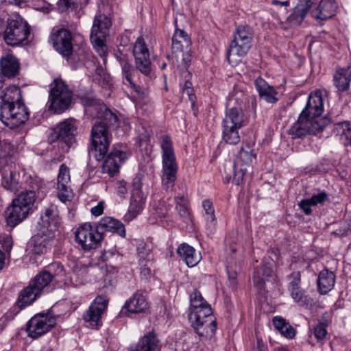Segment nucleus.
<instances>
[{"mask_svg": "<svg viewBox=\"0 0 351 351\" xmlns=\"http://www.w3.org/2000/svg\"><path fill=\"white\" fill-rule=\"evenodd\" d=\"M323 112L322 93L315 91L311 93L305 108L300 114L298 120L289 129L288 134L295 139L306 135H316L322 132L330 123L328 117L322 116Z\"/></svg>", "mask_w": 351, "mask_h": 351, "instance_id": "nucleus-1", "label": "nucleus"}, {"mask_svg": "<svg viewBox=\"0 0 351 351\" xmlns=\"http://www.w3.org/2000/svg\"><path fill=\"white\" fill-rule=\"evenodd\" d=\"M102 112L99 119L93 125L91 130V149L94 152L97 160L104 158L111 142L112 136L110 130H115L119 127L118 117L104 104L99 107Z\"/></svg>", "mask_w": 351, "mask_h": 351, "instance_id": "nucleus-2", "label": "nucleus"}, {"mask_svg": "<svg viewBox=\"0 0 351 351\" xmlns=\"http://www.w3.org/2000/svg\"><path fill=\"white\" fill-rule=\"evenodd\" d=\"M254 31L248 25H239L233 33L227 51V59L230 64L236 66L246 56L252 47Z\"/></svg>", "mask_w": 351, "mask_h": 351, "instance_id": "nucleus-3", "label": "nucleus"}, {"mask_svg": "<svg viewBox=\"0 0 351 351\" xmlns=\"http://www.w3.org/2000/svg\"><path fill=\"white\" fill-rule=\"evenodd\" d=\"M162 149V184L165 190L172 189L177 180L178 165L172 141L165 136L160 145Z\"/></svg>", "mask_w": 351, "mask_h": 351, "instance_id": "nucleus-4", "label": "nucleus"}, {"mask_svg": "<svg viewBox=\"0 0 351 351\" xmlns=\"http://www.w3.org/2000/svg\"><path fill=\"white\" fill-rule=\"evenodd\" d=\"M48 103L49 110L62 114L71 107L73 91L61 78H56L50 84Z\"/></svg>", "mask_w": 351, "mask_h": 351, "instance_id": "nucleus-5", "label": "nucleus"}, {"mask_svg": "<svg viewBox=\"0 0 351 351\" xmlns=\"http://www.w3.org/2000/svg\"><path fill=\"white\" fill-rule=\"evenodd\" d=\"M212 313V308L208 304L191 311L189 315L191 326L199 337H211L215 334L217 322Z\"/></svg>", "mask_w": 351, "mask_h": 351, "instance_id": "nucleus-6", "label": "nucleus"}, {"mask_svg": "<svg viewBox=\"0 0 351 351\" xmlns=\"http://www.w3.org/2000/svg\"><path fill=\"white\" fill-rule=\"evenodd\" d=\"M111 26V19L106 14L99 13L95 15L90 32V40L98 54L103 58L108 55L106 41Z\"/></svg>", "mask_w": 351, "mask_h": 351, "instance_id": "nucleus-7", "label": "nucleus"}, {"mask_svg": "<svg viewBox=\"0 0 351 351\" xmlns=\"http://www.w3.org/2000/svg\"><path fill=\"white\" fill-rule=\"evenodd\" d=\"M75 237V241L85 251L97 248L104 239L103 232L89 223L81 225L76 230Z\"/></svg>", "mask_w": 351, "mask_h": 351, "instance_id": "nucleus-8", "label": "nucleus"}, {"mask_svg": "<svg viewBox=\"0 0 351 351\" xmlns=\"http://www.w3.org/2000/svg\"><path fill=\"white\" fill-rule=\"evenodd\" d=\"M77 126L75 121L72 119H67L54 127L48 137L50 144L56 142L64 144L67 149H69L75 140Z\"/></svg>", "mask_w": 351, "mask_h": 351, "instance_id": "nucleus-9", "label": "nucleus"}, {"mask_svg": "<svg viewBox=\"0 0 351 351\" xmlns=\"http://www.w3.org/2000/svg\"><path fill=\"white\" fill-rule=\"evenodd\" d=\"M29 117V112L24 103L1 108L0 120L10 129L23 125Z\"/></svg>", "mask_w": 351, "mask_h": 351, "instance_id": "nucleus-10", "label": "nucleus"}, {"mask_svg": "<svg viewBox=\"0 0 351 351\" xmlns=\"http://www.w3.org/2000/svg\"><path fill=\"white\" fill-rule=\"evenodd\" d=\"M50 41L54 49L69 61L73 51V36L70 30L65 28L53 29L50 34Z\"/></svg>", "mask_w": 351, "mask_h": 351, "instance_id": "nucleus-11", "label": "nucleus"}, {"mask_svg": "<svg viewBox=\"0 0 351 351\" xmlns=\"http://www.w3.org/2000/svg\"><path fill=\"white\" fill-rule=\"evenodd\" d=\"M108 300L106 295H98L83 314V319L95 329H99L103 324L102 315L106 311Z\"/></svg>", "mask_w": 351, "mask_h": 351, "instance_id": "nucleus-12", "label": "nucleus"}, {"mask_svg": "<svg viewBox=\"0 0 351 351\" xmlns=\"http://www.w3.org/2000/svg\"><path fill=\"white\" fill-rule=\"evenodd\" d=\"M130 154L121 145H114L107 155L101 166V173L113 177L119 171L120 165L123 163Z\"/></svg>", "mask_w": 351, "mask_h": 351, "instance_id": "nucleus-13", "label": "nucleus"}, {"mask_svg": "<svg viewBox=\"0 0 351 351\" xmlns=\"http://www.w3.org/2000/svg\"><path fill=\"white\" fill-rule=\"evenodd\" d=\"M55 317L38 314L32 317L26 324V331L28 337L37 339L49 332L55 325Z\"/></svg>", "mask_w": 351, "mask_h": 351, "instance_id": "nucleus-14", "label": "nucleus"}, {"mask_svg": "<svg viewBox=\"0 0 351 351\" xmlns=\"http://www.w3.org/2000/svg\"><path fill=\"white\" fill-rule=\"evenodd\" d=\"M256 154L253 153L250 145L242 147L234 162V174L232 178V183L239 185L243 179L247 171V167L252 165L256 159Z\"/></svg>", "mask_w": 351, "mask_h": 351, "instance_id": "nucleus-15", "label": "nucleus"}, {"mask_svg": "<svg viewBox=\"0 0 351 351\" xmlns=\"http://www.w3.org/2000/svg\"><path fill=\"white\" fill-rule=\"evenodd\" d=\"M133 56L136 69L142 74L148 76L152 71V63L149 50L142 36H139L134 43Z\"/></svg>", "mask_w": 351, "mask_h": 351, "instance_id": "nucleus-16", "label": "nucleus"}, {"mask_svg": "<svg viewBox=\"0 0 351 351\" xmlns=\"http://www.w3.org/2000/svg\"><path fill=\"white\" fill-rule=\"evenodd\" d=\"M32 286L29 282L27 287L21 290L13 309L5 315L7 319H13L14 316L17 315L20 311L32 304L41 295Z\"/></svg>", "mask_w": 351, "mask_h": 351, "instance_id": "nucleus-17", "label": "nucleus"}, {"mask_svg": "<svg viewBox=\"0 0 351 351\" xmlns=\"http://www.w3.org/2000/svg\"><path fill=\"white\" fill-rule=\"evenodd\" d=\"M63 271L64 267L60 263H52L48 267L47 270L40 271L29 282L41 295L44 290L49 287L55 276L62 273Z\"/></svg>", "mask_w": 351, "mask_h": 351, "instance_id": "nucleus-18", "label": "nucleus"}, {"mask_svg": "<svg viewBox=\"0 0 351 351\" xmlns=\"http://www.w3.org/2000/svg\"><path fill=\"white\" fill-rule=\"evenodd\" d=\"M40 228L39 230L55 234L59 227V214L56 206L49 205L45 208L40 216Z\"/></svg>", "mask_w": 351, "mask_h": 351, "instance_id": "nucleus-19", "label": "nucleus"}, {"mask_svg": "<svg viewBox=\"0 0 351 351\" xmlns=\"http://www.w3.org/2000/svg\"><path fill=\"white\" fill-rule=\"evenodd\" d=\"M161 345L154 331L145 334L139 341L130 346L128 351H160Z\"/></svg>", "mask_w": 351, "mask_h": 351, "instance_id": "nucleus-20", "label": "nucleus"}, {"mask_svg": "<svg viewBox=\"0 0 351 351\" xmlns=\"http://www.w3.org/2000/svg\"><path fill=\"white\" fill-rule=\"evenodd\" d=\"M0 71L8 79L17 77L21 71V64L19 59L13 54L8 53L0 59Z\"/></svg>", "mask_w": 351, "mask_h": 351, "instance_id": "nucleus-21", "label": "nucleus"}, {"mask_svg": "<svg viewBox=\"0 0 351 351\" xmlns=\"http://www.w3.org/2000/svg\"><path fill=\"white\" fill-rule=\"evenodd\" d=\"M1 171L2 186L11 192L16 193L21 188L20 173L12 165L5 166Z\"/></svg>", "mask_w": 351, "mask_h": 351, "instance_id": "nucleus-22", "label": "nucleus"}, {"mask_svg": "<svg viewBox=\"0 0 351 351\" xmlns=\"http://www.w3.org/2000/svg\"><path fill=\"white\" fill-rule=\"evenodd\" d=\"M243 110L241 107H231L227 108L222 125L230 126L234 128H242L247 124Z\"/></svg>", "mask_w": 351, "mask_h": 351, "instance_id": "nucleus-23", "label": "nucleus"}, {"mask_svg": "<svg viewBox=\"0 0 351 351\" xmlns=\"http://www.w3.org/2000/svg\"><path fill=\"white\" fill-rule=\"evenodd\" d=\"M1 108L24 103L21 90L16 85H10L0 91Z\"/></svg>", "mask_w": 351, "mask_h": 351, "instance_id": "nucleus-24", "label": "nucleus"}, {"mask_svg": "<svg viewBox=\"0 0 351 351\" xmlns=\"http://www.w3.org/2000/svg\"><path fill=\"white\" fill-rule=\"evenodd\" d=\"M54 237L55 234L38 230V232L31 239L34 252L37 254L46 253L51 246V241Z\"/></svg>", "mask_w": 351, "mask_h": 351, "instance_id": "nucleus-25", "label": "nucleus"}, {"mask_svg": "<svg viewBox=\"0 0 351 351\" xmlns=\"http://www.w3.org/2000/svg\"><path fill=\"white\" fill-rule=\"evenodd\" d=\"M124 309L132 313H145L149 309V303L146 297L143 293L137 291L125 302L122 308L121 313H123Z\"/></svg>", "mask_w": 351, "mask_h": 351, "instance_id": "nucleus-26", "label": "nucleus"}, {"mask_svg": "<svg viewBox=\"0 0 351 351\" xmlns=\"http://www.w3.org/2000/svg\"><path fill=\"white\" fill-rule=\"evenodd\" d=\"M69 181V169L65 164H62L60 166L58 176V189L59 190L58 197L62 202H66L69 199V187L68 186Z\"/></svg>", "mask_w": 351, "mask_h": 351, "instance_id": "nucleus-27", "label": "nucleus"}, {"mask_svg": "<svg viewBox=\"0 0 351 351\" xmlns=\"http://www.w3.org/2000/svg\"><path fill=\"white\" fill-rule=\"evenodd\" d=\"M254 84L260 98L270 104H275L278 101V92L263 78L258 77L256 79Z\"/></svg>", "mask_w": 351, "mask_h": 351, "instance_id": "nucleus-28", "label": "nucleus"}, {"mask_svg": "<svg viewBox=\"0 0 351 351\" xmlns=\"http://www.w3.org/2000/svg\"><path fill=\"white\" fill-rule=\"evenodd\" d=\"M273 273L272 265L268 263L256 267L252 277L254 287L261 291L265 290V282L272 276Z\"/></svg>", "mask_w": 351, "mask_h": 351, "instance_id": "nucleus-29", "label": "nucleus"}, {"mask_svg": "<svg viewBox=\"0 0 351 351\" xmlns=\"http://www.w3.org/2000/svg\"><path fill=\"white\" fill-rule=\"evenodd\" d=\"M351 82V66L337 67L333 75V83L335 88L340 92L347 91L350 88Z\"/></svg>", "mask_w": 351, "mask_h": 351, "instance_id": "nucleus-30", "label": "nucleus"}, {"mask_svg": "<svg viewBox=\"0 0 351 351\" xmlns=\"http://www.w3.org/2000/svg\"><path fill=\"white\" fill-rule=\"evenodd\" d=\"M337 5L333 0H321L318 6L312 12L317 20L325 21L332 18L336 12Z\"/></svg>", "mask_w": 351, "mask_h": 351, "instance_id": "nucleus-31", "label": "nucleus"}, {"mask_svg": "<svg viewBox=\"0 0 351 351\" xmlns=\"http://www.w3.org/2000/svg\"><path fill=\"white\" fill-rule=\"evenodd\" d=\"M28 215L29 213L26 210L12 201V205L5 211L7 225L10 228H14L25 219Z\"/></svg>", "mask_w": 351, "mask_h": 351, "instance_id": "nucleus-32", "label": "nucleus"}, {"mask_svg": "<svg viewBox=\"0 0 351 351\" xmlns=\"http://www.w3.org/2000/svg\"><path fill=\"white\" fill-rule=\"evenodd\" d=\"M96 227L101 232L105 231L117 233L123 238L126 235L124 225L120 221L110 217L101 218Z\"/></svg>", "mask_w": 351, "mask_h": 351, "instance_id": "nucleus-33", "label": "nucleus"}, {"mask_svg": "<svg viewBox=\"0 0 351 351\" xmlns=\"http://www.w3.org/2000/svg\"><path fill=\"white\" fill-rule=\"evenodd\" d=\"M177 253L189 267L195 266L201 260L200 254L193 247L185 243L178 246Z\"/></svg>", "mask_w": 351, "mask_h": 351, "instance_id": "nucleus-34", "label": "nucleus"}, {"mask_svg": "<svg viewBox=\"0 0 351 351\" xmlns=\"http://www.w3.org/2000/svg\"><path fill=\"white\" fill-rule=\"evenodd\" d=\"M335 283V274L328 269H324L318 275L317 291L321 295H325L333 289Z\"/></svg>", "mask_w": 351, "mask_h": 351, "instance_id": "nucleus-35", "label": "nucleus"}, {"mask_svg": "<svg viewBox=\"0 0 351 351\" xmlns=\"http://www.w3.org/2000/svg\"><path fill=\"white\" fill-rule=\"evenodd\" d=\"M191 40L187 33L183 29L176 28L172 37V50L174 53L183 52L189 49Z\"/></svg>", "mask_w": 351, "mask_h": 351, "instance_id": "nucleus-36", "label": "nucleus"}, {"mask_svg": "<svg viewBox=\"0 0 351 351\" xmlns=\"http://www.w3.org/2000/svg\"><path fill=\"white\" fill-rule=\"evenodd\" d=\"M313 4L314 0H300V3L289 18L290 22L294 25H300L304 21Z\"/></svg>", "mask_w": 351, "mask_h": 351, "instance_id": "nucleus-37", "label": "nucleus"}, {"mask_svg": "<svg viewBox=\"0 0 351 351\" xmlns=\"http://www.w3.org/2000/svg\"><path fill=\"white\" fill-rule=\"evenodd\" d=\"M14 153V145L7 141H0V171L5 166L12 164V156Z\"/></svg>", "mask_w": 351, "mask_h": 351, "instance_id": "nucleus-38", "label": "nucleus"}, {"mask_svg": "<svg viewBox=\"0 0 351 351\" xmlns=\"http://www.w3.org/2000/svg\"><path fill=\"white\" fill-rule=\"evenodd\" d=\"M145 202V197L132 196L128 211L124 216L125 221H130L139 215L144 208Z\"/></svg>", "mask_w": 351, "mask_h": 351, "instance_id": "nucleus-39", "label": "nucleus"}, {"mask_svg": "<svg viewBox=\"0 0 351 351\" xmlns=\"http://www.w3.org/2000/svg\"><path fill=\"white\" fill-rule=\"evenodd\" d=\"M36 200V194L34 191H25L21 193L16 199H14V204H17L29 213L32 210V206Z\"/></svg>", "mask_w": 351, "mask_h": 351, "instance_id": "nucleus-40", "label": "nucleus"}, {"mask_svg": "<svg viewBox=\"0 0 351 351\" xmlns=\"http://www.w3.org/2000/svg\"><path fill=\"white\" fill-rule=\"evenodd\" d=\"M222 139L226 143L237 145L240 142L241 137L239 131L241 128H234L226 125H222Z\"/></svg>", "mask_w": 351, "mask_h": 351, "instance_id": "nucleus-41", "label": "nucleus"}, {"mask_svg": "<svg viewBox=\"0 0 351 351\" xmlns=\"http://www.w3.org/2000/svg\"><path fill=\"white\" fill-rule=\"evenodd\" d=\"M335 130L341 136L346 146L351 145V124L348 121L339 122L335 124Z\"/></svg>", "mask_w": 351, "mask_h": 351, "instance_id": "nucleus-42", "label": "nucleus"}, {"mask_svg": "<svg viewBox=\"0 0 351 351\" xmlns=\"http://www.w3.org/2000/svg\"><path fill=\"white\" fill-rule=\"evenodd\" d=\"M136 250L139 264H143V262L151 263L152 260V250L149 245L143 241H141L137 245Z\"/></svg>", "mask_w": 351, "mask_h": 351, "instance_id": "nucleus-43", "label": "nucleus"}, {"mask_svg": "<svg viewBox=\"0 0 351 351\" xmlns=\"http://www.w3.org/2000/svg\"><path fill=\"white\" fill-rule=\"evenodd\" d=\"M289 291L292 299L300 306L308 304L309 298L305 295L304 290L302 289L300 287L290 289Z\"/></svg>", "mask_w": 351, "mask_h": 351, "instance_id": "nucleus-44", "label": "nucleus"}, {"mask_svg": "<svg viewBox=\"0 0 351 351\" xmlns=\"http://www.w3.org/2000/svg\"><path fill=\"white\" fill-rule=\"evenodd\" d=\"M1 244L4 252L0 250V270L2 269L4 266L6 254L8 256H10V252L12 250L13 245L12 237H5V238L3 239Z\"/></svg>", "mask_w": 351, "mask_h": 351, "instance_id": "nucleus-45", "label": "nucleus"}, {"mask_svg": "<svg viewBox=\"0 0 351 351\" xmlns=\"http://www.w3.org/2000/svg\"><path fill=\"white\" fill-rule=\"evenodd\" d=\"M80 101L85 106H98L99 109L101 105H104V103L101 100L97 99L91 90L84 93L80 95Z\"/></svg>", "mask_w": 351, "mask_h": 351, "instance_id": "nucleus-46", "label": "nucleus"}, {"mask_svg": "<svg viewBox=\"0 0 351 351\" xmlns=\"http://www.w3.org/2000/svg\"><path fill=\"white\" fill-rule=\"evenodd\" d=\"M202 206L205 211L206 218L210 225L215 228L217 220L215 215V209L213 204L210 199H204L202 202Z\"/></svg>", "mask_w": 351, "mask_h": 351, "instance_id": "nucleus-47", "label": "nucleus"}, {"mask_svg": "<svg viewBox=\"0 0 351 351\" xmlns=\"http://www.w3.org/2000/svg\"><path fill=\"white\" fill-rule=\"evenodd\" d=\"M243 93L242 92H234L229 95L227 108H230L234 107H241L243 101Z\"/></svg>", "mask_w": 351, "mask_h": 351, "instance_id": "nucleus-48", "label": "nucleus"}, {"mask_svg": "<svg viewBox=\"0 0 351 351\" xmlns=\"http://www.w3.org/2000/svg\"><path fill=\"white\" fill-rule=\"evenodd\" d=\"M131 88L134 90L137 95V98L140 100H142L144 103H147L149 101V91L147 88L138 86L135 84L134 82L130 84Z\"/></svg>", "mask_w": 351, "mask_h": 351, "instance_id": "nucleus-49", "label": "nucleus"}, {"mask_svg": "<svg viewBox=\"0 0 351 351\" xmlns=\"http://www.w3.org/2000/svg\"><path fill=\"white\" fill-rule=\"evenodd\" d=\"M197 297L200 298L201 293L198 290L195 289L190 295L191 311L197 308L203 307L204 305H208L206 301L199 302V300H197Z\"/></svg>", "mask_w": 351, "mask_h": 351, "instance_id": "nucleus-50", "label": "nucleus"}, {"mask_svg": "<svg viewBox=\"0 0 351 351\" xmlns=\"http://www.w3.org/2000/svg\"><path fill=\"white\" fill-rule=\"evenodd\" d=\"M313 206H317L318 204L324 205L326 202L329 200V195L324 191L312 195L308 198Z\"/></svg>", "mask_w": 351, "mask_h": 351, "instance_id": "nucleus-51", "label": "nucleus"}, {"mask_svg": "<svg viewBox=\"0 0 351 351\" xmlns=\"http://www.w3.org/2000/svg\"><path fill=\"white\" fill-rule=\"evenodd\" d=\"M327 324H317L313 328V335L317 340L322 341L327 335Z\"/></svg>", "mask_w": 351, "mask_h": 351, "instance_id": "nucleus-52", "label": "nucleus"}, {"mask_svg": "<svg viewBox=\"0 0 351 351\" xmlns=\"http://www.w3.org/2000/svg\"><path fill=\"white\" fill-rule=\"evenodd\" d=\"M240 250L241 245L237 243H230L229 246L226 249L227 254L230 256V260L232 261L234 258H237L238 256L239 261H240L241 258V253Z\"/></svg>", "mask_w": 351, "mask_h": 351, "instance_id": "nucleus-53", "label": "nucleus"}, {"mask_svg": "<svg viewBox=\"0 0 351 351\" xmlns=\"http://www.w3.org/2000/svg\"><path fill=\"white\" fill-rule=\"evenodd\" d=\"M122 76L128 82L129 84L133 82L132 76L134 71V67L130 64V61L121 65Z\"/></svg>", "mask_w": 351, "mask_h": 351, "instance_id": "nucleus-54", "label": "nucleus"}, {"mask_svg": "<svg viewBox=\"0 0 351 351\" xmlns=\"http://www.w3.org/2000/svg\"><path fill=\"white\" fill-rule=\"evenodd\" d=\"M77 0H59L57 5L61 12H65L69 10L75 8Z\"/></svg>", "mask_w": 351, "mask_h": 351, "instance_id": "nucleus-55", "label": "nucleus"}, {"mask_svg": "<svg viewBox=\"0 0 351 351\" xmlns=\"http://www.w3.org/2000/svg\"><path fill=\"white\" fill-rule=\"evenodd\" d=\"M232 263L233 261H232L231 260L228 261V265L226 266V270L229 280L230 281L231 286L234 288L237 285V277L238 271L236 269H233V267L232 265Z\"/></svg>", "mask_w": 351, "mask_h": 351, "instance_id": "nucleus-56", "label": "nucleus"}, {"mask_svg": "<svg viewBox=\"0 0 351 351\" xmlns=\"http://www.w3.org/2000/svg\"><path fill=\"white\" fill-rule=\"evenodd\" d=\"M289 280L288 289L300 287L301 283V273L300 271H293L288 276Z\"/></svg>", "mask_w": 351, "mask_h": 351, "instance_id": "nucleus-57", "label": "nucleus"}, {"mask_svg": "<svg viewBox=\"0 0 351 351\" xmlns=\"http://www.w3.org/2000/svg\"><path fill=\"white\" fill-rule=\"evenodd\" d=\"M27 184L29 187V190L27 191H34V193L36 194V191H38L42 185L41 180L38 177H32L31 176H29L28 179L26 180Z\"/></svg>", "mask_w": 351, "mask_h": 351, "instance_id": "nucleus-58", "label": "nucleus"}, {"mask_svg": "<svg viewBox=\"0 0 351 351\" xmlns=\"http://www.w3.org/2000/svg\"><path fill=\"white\" fill-rule=\"evenodd\" d=\"M142 189V182L141 178L140 177H136L133 180L132 182V196L144 197L143 193L141 191Z\"/></svg>", "mask_w": 351, "mask_h": 351, "instance_id": "nucleus-59", "label": "nucleus"}, {"mask_svg": "<svg viewBox=\"0 0 351 351\" xmlns=\"http://www.w3.org/2000/svg\"><path fill=\"white\" fill-rule=\"evenodd\" d=\"M298 206L306 215H311L312 214L313 210L311 207L313 206V205L309 199H302L298 203Z\"/></svg>", "mask_w": 351, "mask_h": 351, "instance_id": "nucleus-60", "label": "nucleus"}, {"mask_svg": "<svg viewBox=\"0 0 351 351\" xmlns=\"http://www.w3.org/2000/svg\"><path fill=\"white\" fill-rule=\"evenodd\" d=\"M116 190L117 194L121 198H125L128 194V187L126 182L123 180L118 181L116 184Z\"/></svg>", "mask_w": 351, "mask_h": 351, "instance_id": "nucleus-61", "label": "nucleus"}, {"mask_svg": "<svg viewBox=\"0 0 351 351\" xmlns=\"http://www.w3.org/2000/svg\"><path fill=\"white\" fill-rule=\"evenodd\" d=\"M182 55V64L184 68L187 69L192 59L191 48L184 49L183 52H180Z\"/></svg>", "mask_w": 351, "mask_h": 351, "instance_id": "nucleus-62", "label": "nucleus"}, {"mask_svg": "<svg viewBox=\"0 0 351 351\" xmlns=\"http://www.w3.org/2000/svg\"><path fill=\"white\" fill-rule=\"evenodd\" d=\"M176 208L182 218H183L184 219H187L189 218L190 213L188 204L176 205Z\"/></svg>", "mask_w": 351, "mask_h": 351, "instance_id": "nucleus-63", "label": "nucleus"}, {"mask_svg": "<svg viewBox=\"0 0 351 351\" xmlns=\"http://www.w3.org/2000/svg\"><path fill=\"white\" fill-rule=\"evenodd\" d=\"M278 331L284 337L289 338V339H292L295 335V330L294 329L293 327H292L291 325H289V324L286 326V328H283L282 330H279Z\"/></svg>", "mask_w": 351, "mask_h": 351, "instance_id": "nucleus-64", "label": "nucleus"}]
</instances>
